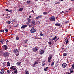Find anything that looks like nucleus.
<instances>
[{"label":"nucleus","mask_w":74,"mask_h":74,"mask_svg":"<svg viewBox=\"0 0 74 74\" xmlns=\"http://www.w3.org/2000/svg\"><path fill=\"white\" fill-rule=\"evenodd\" d=\"M49 19L51 21H55V17L54 16L51 17Z\"/></svg>","instance_id":"1"},{"label":"nucleus","mask_w":74,"mask_h":74,"mask_svg":"<svg viewBox=\"0 0 74 74\" xmlns=\"http://www.w3.org/2000/svg\"><path fill=\"white\" fill-rule=\"evenodd\" d=\"M50 56L48 57V62H49L52 59V55H50Z\"/></svg>","instance_id":"2"},{"label":"nucleus","mask_w":74,"mask_h":74,"mask_svg":"<svg viewBox=\"0 0 74 74\" xmlns=\"http://www.w3.org/2000/svg\"><path fill=\"white\" fill-rule=\"evenodd\" d=\"M36 29H34V27L32 28L30 30V32L31 33H35V32H36Z\"/></svg>","instance_id":"3"},{"label":"nucleus","mask_w":74,"mask_h":74,"mask_svg":"<svg viewBox=\"0 0 74 74\" xmlns=\"http://www.w3.org/2000/svg\"><path fill=\"white\" fill-rule=\"evenodd\" d=\"M0 42H1L2 44H3L5 43V41L3 39H0Z\"/></svg>","instance_id":"4"},{"label":"nucleus","mask_w":74,"mask_h":74,"mask_svg":"<svg viewBox=\"0 0 74 74\" xmlns=\"http://www.w3.org/2000/svg\"><path fill=\"white\" fill-rule=\"evenodd\" d=\"M31 25H36V23H35V20L34 19L31 22Z\"/></svg>","instance_id":"5"},{"label":"nucleus","mask_w":74,"mask_h":74,"mask_svg":"<svg viewBox=\"0 0 74 74\" xmlns=\"http://www.w3.org/2000/svg\"><path fill=\"white\" fill-rule=\"evenodd\" d=\"M25 27H27V25H23L21 27V29H25Z\"/></svg>","instance_id":"6"},{"label":"nucleus","mask_w":74,"mask_h":74,"mask_svg":"<svg viewBox=\"0 0 74 74\" xmlns=\"http://www.w3.org/2000/svg\"><path fill=\"white\" fill-rule=\"evenodd\" d=\"M8 55V52H5L3 54V56L4 57H7Z\"/></svg>","instance_id":"7"},{"label":"nucleus","mask_w":74,"mask_h":74,"mask_svg":"<svg viewBox=\"0 0 74 74\" xmlns=\"http://www.w3.org/2000/svg\"><path fill=\"white\" fill-rule=\"evenodd\" d=\"M33 52H36V51H37V50H38V49H37V47H35L33 49Z\"/></svg>","instance_id":"8"},{"label":"nucleus","mask_w":74,"mask_h":74,"mask_svg":"<svg viewBox=\"0 0 74 74\" xmlns=\"http://www.w3.org/2000/svg\"><path fill=\"white\" fill-rule=\"evenodd\" d=\"M63 68H65L67 66V64L66 63H64L62 65Z\"/></svg>","instance_id":"9"},{"label":"nucleus","mask_w":74,"mask_h":74,"mask_svg":"<svg viewBox=\"0 0 74 74\" xmlns=\"http://www.w3.org/2000/svg\"><path fill=\"white\" fill-rule=\"evenodd\" d=\"M18 50L17 49H14L13 51V52L14 53L16 54L18 53Z\"/></svg>","instance_id":"10"},{"label":"nucleus","mask_w":74,"mask_h":74,"mask_svg":"<svg viewBox=\"0 0 74 74\" xmlns=\"http://www.w3.org/2000/svg\"><path fill=\"white\" fill-rule=\"evenodd\" d=\"M10 69L12 70V71H13L16 70V68H14V66H12L10 68Z\"/></svg>","instance_id":"11"},{"label":"nucleus","mask_w":74,"mask_h":74,"mask_svg":"<svg viewBox=\"0 0 74 74\" xmlns=\"http://www.w3.org/2000/svg\"><path fill=\"white\" fill-rule=\"evenodd\" d=\"M14 73L17 74L18 73V70H16L13 71L12 72V74H14Z\"/></svg>","instance_id":"12"},{"label":"nucleus","mask_w":74,"mask_h":74,"mask_svg":"<svg viewBox=\"0 0 74 74\" xmlns=\"http://www.w3.org/2000/svg\"><path fill=\"white\" fill-rule=\"evenodd\" d=\"M42 16L41 15L39 16L38 17H36V19H40V18H41V17H42Z\"/></svg>","instance_id":"13"},{"label":"nucleus","mask_w":74,"mask_h":74,"mask_svg":"<svg viewBox=\"0 0 74 74\" xmlns=\"http://www.w3.org/2000/svg\"><path fill=\"white\" fill-rule=\"evenodd\" d=\"M57 38V36H55L53 38H52L51 39V40H52V41H53V40H56V39Z\"/></svg>","instance_id":"14"},{"label":"nucleus","mask_w":74,"mask_h":74,"mask_svg":"<svg viewBox=\"0 0 74 74\" xmlns=\"http://www.w3.org/2000/svg\"><path fill=\"white\" fill-rule=\"evenodd\" d=\"M5 50H7V46L6 45H4L3 46Z\"/></svg>","instance_id":"15"},{"label":"nucleus","mask_w":74,"mask_h":74,"mask_svg":"<svg viewBox=\"0 0 74 74\" xmlns=\"http://www.w3.org/2000/svg\"><path fill=\"white\" fill-rule=\"evenodd\" d=\"M25 74H29V73L28 72L27 70L26 69L25 70Z\"/></svg>","instance_id":"16"},{"label":"nucleus","mask_w":74,"mask_h":74,"mask_svg":"<svg viewBox=\"0 0 74 74\" xmlns=\"http://www.w3.org/2000/svg\"><path fill=\"white\" fill-rule=\"evenodd\" d=\"M69 70L70 71V73H73V68L69 69Z\"/></svg>","instance_id":"17"},{"label":"nucleus","mask_w":74,"mask_h":74,"mask_svg":"<svg viewBox=\"0 0 74 74\" xmlns=\"http://www.w3.org/2000/svg\"><path fill=\"white\" fill-rule=\"evenodd\" d=\"M44 51L43 50H41L40 51V54H44Z\"/></svg>","instance_id":"18"},{"label":"nucleus","mask_w":74,"mask_h":74,"mask_svg":"<svg viewBox=\"0 0 74 74\" xmlns=\"http://www.w3.org/2000/svg\"><path fill=\"white\" fill-rule=\"evenodd\" d=\"M55 25L56 26H60V25H61V24L60 23H57L55 24Z\"/></svg>","instance_id":"19"},{"label":"nucleus","mask_w":74,"mask_h":74,"mask_svg":"<svg viewBox=\"0 0 74 74\" xmlns=\"http://www.w3.org/2000/svg\"><path fill=\"white\" fill-rule=\"evenodd\" d=\"M27 20H28L27 22H28L30 23H31V19H30L29 18H28Z\"/></svg>","instance_id":"20"},{"label":"nucleus","mask_w":74,"mask_h":74,"mask_svg":"<svg viewBox=\"0 0 74 74\" xmlns=\"http://www.w3.org/2000/svg\"><path fill=\"white\" fill-rule=\"evenodd\" d=\"M23 8H21L19 9L18 10V11H23Z\"/></svg>","instance_id":"21"},{"label":"nucleus","mask_w":74,"mask_h":74,"mask_svg":"<svg viewBox=\"0 0 74 74\" xmlns=\"http://www.w3.org/2000/svg\"><path fill=\"white\" fill-rule=\"evenodd\" d=\"M68 49H69V47L67 46L66 47V49H65V51H66Z\"/></svg>","instance_id":"22"},{"label":"nucleus","mask_w":74,"mask_h":74,"mask_svg":"<svg viewBox=\"0 0 74 74\" xmlns=\"http://www.w3.org/2000/svg\"><path fill=\"white\" fill-rule=\"evenodd\" d=\"M31 3V1H27L26 2V3L27 4H30Z\"/></svg>","instance_id":"23"},{"label":"nucleus","mask_w":74,"mask_h":74,"mask_svg":"<svg viewBox=\"0 0 74 74\" xmlns=\"http://www.w3.org/2000/svg\"><path fill=\"white\" fill-rule=\"evenodd\" d=\"M42 66H44L45 65V62L44 61H43L42 62Z\"/></svg>","instance_id":"24"},{"label":"nucleus","mask_w":74,"mask_h":74,"mask_svg":"<svg viewBox=\"0 0 74 74\" xmlns=\"http://www.w3.org/2000/svg\"><path fill=\"white\" fill-rule=\"evenodd\" d=\"M48 67H47L45 68L44 69V71H47V70H48Z\"/></svg>","instance_id":"25"},{"label":"nucleus","mask_w":74,"mask_h":74,"mask_svg":"<svg viewBox=\"0 0 74 74\" xmlns=\"http://www.w3.org/2000/svg\"><path fill=\"white\" fill-rule=\"evenodd\" d=\"M16 38L17 40H19V38L18 36H16Z\"/></svg>","instance_id":"26"},{"label":"nucleus","mask_w":74,"mask_h":74,"mask_svg":"<svg viewBox=\"0 0 74 74\" xmlns=\"http://www.w3.org/2000/svg\"><path fill=\"white\" fill-rule=\"evenodd\" d=\"M5 29H4L5 32H8V30L7 28H5Z\"/></svg>","instance_id":"27"},{"label":"nucleus","mask_w":74,"mask_h":74,"mask_svg":"<svg viewBox=\"0 0 74 74\" xmlns=\"http://www.w3.org/2000/svg\"><path fill=\"white\" fill-rule=\"evenodd\" d=\"M7 66H10V63L9 62H7Z\"/></svg>","instance_id":"28"},{"label":"nucleus","mask_w":74,"mask_h":74,"mask_svg":"<svg viewBox=\"0 0 74 74\" xmlns=\"http://www.w3.org/2000/svg\"><path fill=\"white\" fill-rule=\"evenodd\" d=\"M16 64H17V65L18 66L19 65H20V64H21V62H17Z\"/></svg>","instance_id":"29"},{"label":"nucleus","mask_w":74,"mask_h":74,"mask_svg":"<svg viewBox=\"0 0 74 74\" xmlns=\"http://www.w3.org/2000/svg\"><path fill=\"white\" fill-rule=\"evenodd\" d=\"M1 71L2 72H4V71H5V69L2 68V69H1Z\"/></svg>","instance_id":"30"},{"label":"nucleus","mask_w":74,"mask_h":74,"mask_svg":"<svg viewBox=\"0 0 74 74\" xmlns=\"http://www.w3.org/2000/svg\"><path fill=\"white\" fill-rule=\"evenodd\" d=\"M48 44H49V45H51V44H52V41H51L50 42H48Z\"/></svg>","instance_id":"31"},{"label":"nucleus","mask_w":74,"mask_h":74,"mask_svg":"<svg viewBox=\"0 0 74 74\" xmlns=\"http://www.w3.org/2000/svg\"><path fill=\"white\" fill-rule=\"evenodd\" d=\"M7 71L8 74H10V73H11V71H10L8 70Z\"/></svg>","instance_id":"32"},{"label":"nucleus","mask_w":74,"mask_h":74,"mask_svg":"<svg viewBox=\"0 0 74 74\" xmlns=\"http://www.w3.org/2000/svg\"><path fill=\"white\" fill-rule=\"evenodd\" d=\"M40 36H43V34H42V32H41L40 33Z\"/></svg>","instance_id":"33"},{"label":"nucleus","mask_w":74,"mask_h":74,"mask_svg":"<svg viewBox=\"0 0 74 74\" xmlns=\"http://www.w3.org/2000/svg\"><path fill=\"white\" fill-rule=\"evenodd\" d=\"M63 56H67V53H64V54H63Z\"/></svg>","instance_id":"34"},{"label":"nucleus","mask_w":74,"mask_h":74,"mask_svg":"<svg viewBox=\"0 0 74 74\" xmlns=\"http://www.w3.org/2000/svg\"><path fill=\"white\" fill-rule=\"evenodd\" d=\"M47 14V12H43L44 15H46Z\"/></svg>","instance_id":"35"},{"label":"nucleus","mask_w":74,"mask_h":74,"mask_svg":"<svg viewBox=\"0 0 74 74\" xmlns=\"http://www.w3.org/2000/svg\"><path fill=\"white\" fill-rule=\"evenodd\" d=\"M9 11L10 14H12V11L11 10H9Z\"/></svg>","instance_id":"36"},{"label":"nucleus","mask_w":74,"mask_h":74,"mask_svg":"<svg viewBox=\"0 0 74 74\" xmlns=\"http://www.w3.org/2000/svg\"><path fill=\"white\" fill-rule=\"evenodd\" d=\"M30 23H29L28 22H27V23H26V24L27 25V26H29V25H30Z\"/></svg>","instance_id":"37"},{"label":"nucleus","mask_w":74,"mask_h":74,"mask_svg":"<svg viewBox=\"0 0 74 74\" xmlns=\"http://www.w3.org/2000/svg\"><path fill=\"white\" fill-rule=\"evenodd\" d=\"M27 41H28L27 39H26L24 41V42L25 43H27Z\"/></svg>","instance_id":"38"},{"label":"nucleus","mask_w":74,"mask_h":74,"mask_svg":"<svg viewBox=\"0 0 74 74\" xmlns=\"http://www.w3.org/2000/svg\"><path fill=\"white\" fill-rule=\"evenodd\" d=\"M60 2H57L56 3V4H60Z\"/></svg>","instance_id":"39"},{"label":"nucleus","mask_w":74,"mask_h":74,"mask_svg":"<svg viewBox=\"0 0 74 74\" xmlns=\"http://www.w3.org/2000/svg\"><path fill=\"white\" fill-rule=\"evenodd\" d=\"M7 23H8V24H10V23H11V22L10 21H8L7 22Z\"/></svg>","instance_id":"40"},{"label":"nucleus","mask_w":74,"mask_h":74,"mask_svg":"<svg viewBox=\"0 0 74 74\" xmlns=\"http://www.w3.org/2000/svg\"><path fill=\"white\" fill-rule=\"evenodd\" d=\"M54 65V62H53L51 64V66H53Z\"/></svg>","instance_id":"41"},{"label":"nucleus","mask_w":74,"mask_h":74,"mask_svg":"<svg viewBox=\"0 0 74 74\" xmlns=\"http://www.w3.org/2000/svg\"><path fill=\"white\" fill-rule=\"evenodd\" d=\"M35 64H38V62H36V61H35Z\"/></svg>","instance_id":"42"},{"label":"nucleus","mask_w":74,"mask_h":74,"mask_svg":"<svg viewBox=\"0 0 74 74\" xmlns=\"http://www.w3.org/2000/svg\"><path fill=\"white\" fill-rule=\"evenodd\" d=\"M12 22H15V19H13L12 20Z\"/></svg>","instance_id":"43"},{"label":"nucleus","mask_w":74,"mask_h":74,"mask_svg":"<svg viewBox=\"0 0 74 74\" xmlns=\"http://www.w3.org/2000/svg\"><path fill=\"white\" fill-rule=\"evenodd\" d=\"M68 42H69V40H68V39H67L66 42V44H68Z\"/></svg>","instance_id":"44"},{"label":"nucleus","mask_w":74,"mask_h":74,"mask_svg":"<svg viewBox=\"0 0 74 74\" xmlns=\"http://www.w3.org/2000/svg\"><path fill=\"white\" fill-rule=\"evenodd\" d=\"M29 25V27L32 28V27H33L32 25H31L30 24Z\"/></svg>","instance_id":"45"},{"label":"nucleus","mask_w":74,"mask_h":74,"mask_svg":"<svg viewBox=\"0 0 74 74\" xmlns=\"http://www.w3.org/2000/svg\"><path fill=\"white\" fill-rule=\"evenodd\" d=\"M9 42V41H8V40H7L6 42V44H8Z\"/></svg>","instance_id":"46"},{"label":"nucleus","mask_w":74,"mask_h":74,"mask_svg":"<svg viewBox=\"0 0 74 74\" xmlns=\"http://www.w3.org/2000/svg\"><path fill=\"white\" fill-rule=\"evenodd\" d=\"M72 67L74 69V64H73L72 65Z\"/></svg>","instance_id":"47"},{"label":"nucleus","mask_w":74,"mask_h":74,"mask_svg":"<svg viewBox=\"0 0 74 74\" xmlns=\"http://www.w3.org/2000/svg\"><path fill=\"white\" fill-rule=\"evenodd\" d=\"M69 21H68L65 22V23L67 24V23H69Z\"/></svg>","instance_id":"48"},{"label":"nucleus","mask_w":74,"mask_h":74,"mask_svg":"<svg viewBox=\"0 0 74 74\" xmlns=\"http://www.w3.org/2000/svg\"><path fill=\"white\" fill-rule=\"evenodd\" d=\"M1 74H4V72H1Z\"/></svg>","instance_id":"49"},{"label":"nucleus","mask_w":74,"mask_h":74,"mask_svg":"<svg viewBox=\"0 0 74 74\" xmlns=\"http://www.w3.org/2000/svg\"><path fill=\"white\" fill-rule=\"evenodd\" d=\"M5 10L6 11H8V12L9 11V10L8 9H6Z\"/></svg>","instance_id":"50"},{"label":"nucleus","mask_w":74,"mask_h":74,"mask_svg":"<svg viewBox=\"0 0 74 74\" xmlns=\"http://www.w3.org/2000/svg\"><path fill=\"white\" fill-rule=\"evenodd\" d=\"M36 39H39L40 40V38H38V37H36Z\"/></svg>","instance_id":"51"},{"label":"nucleus","mask_w":74,"mask_h":74,"mask_svg":"<svg viewBox=\"0 0 74 74\" xmlns=\"http://www.w3.org/2000/svg\"><path fill=\"white\" fill-rule=\"evenodd\" d=\"M4 32V30L2 29L1 30V32H2V33H3V32Z\"/></svg>","instance_id":"52"},{"label":"nucleus","mask_w":74,"mask_h":74,"mask_svg":"<svg viewBox=\"0 0 74 74\" xmlns=\"http://www.w3.org/2000/svg\"><path fill=\"white\" fill-rule=\"evenodd\" d=\"M64 13V12L63 11L61 12H60V14H62V13Z\"/></svg>","instance_id":"53"},{"label":"nucleus","mask_w":74,"mask_h":74,"mask_svg":"<svg viewBox=\"0 0 74 74\" xmlns=\"http://www.w3.org/2000/svg\"><path fill=\"white\" fill-rule=\"evenodd\" d=\"M59 61L58 60L57 61L56 63H59Z\"/></svg>","instance_id":"54"},{"label":"nucleus","mask_w":74,"mask_h":74,"mask_svg":"<svg viewBox=\"0 0 74 74\" xmlns=\"http://www.w3.org/2000/svg\"><path fill=\"white\" fill-rule=\"evenodd\" d=\"M32 18V16H29V18H29V19H30V18Z\"/></svg>","instance_id":"55"},{"label":"nucleus","mask_w":74,"mask_h":74,"mask_svg":"<svg viewBox=\"0 0 74 74\" xmlns=\"http://www.w3.org/2000/svg\"><path fill=\"white\" fill-rule=\"evenodd\" d=\"M67 38H66V39L65 40H64V41H65V42H66V40H67Z\"/></svg>","instance_id":"56"},{"label":"nucleus","mask_w":74,"mask_h":74,"mask_svg":"<svg viewBox=\"0 0 74 74\" xmlns=\"http://www.w3.org/2000/svg\"><path fill=\"white\" fill-rule=\"evenodd\" d=\"M3 66H5V63H3Z\"/></svg>","instance_id":"57"},{"label":"nucleus","mask_w":74,"mask_h":74,"mask_svg":"<svg viewBox=\"0 0 74 74\" xmlns=\"http://www.w3.org/2000/svg\"><path fill=\"white\" fill-rule=\"evenodd\" d=\"M19 54V53H18L16 55V56H18Z\"/></svg>","instance_id":"58"},{"label":"nucleus","mask_w":74,"mask_h":74,"mask_svg":"<svg viewBox=\"0 0 74 74\" xmlns=\"http://www.w3.org/2000/svg\"><path fill=\"white\" fill-rule=\"evenodd\" d=\"M17 25H16V26H14V27H17Z\"/></svg>","instance_id":"59"},{"label":"nucleus","mask_w":74,"mask_h":74,"mask_svg":"<svg viewBox=\"0 0 74 74\" xmlns=\"http://www.w3.org/2000/svg\"><path fill=\"white\" fill-rule=\"evenodd\" d=\"M59 39V37H58V39H57V40H58Z\"/></svg>","instance_id":"60"},{"label":"nucleus","mask_w":74,"mask_h":74,"mask_svg":"<svg viewBox=\"0 0 74 74\" xmlns=\"http://www.w3.org/2000/svg\"><path fill=\"white\" fill-rule=\"evenodd\" d=\"M16 67L15 66H14V68L16 69Z\"/></svg>","instance_id":"61"},{"label":"nucleus","mask_w":74,"mask_h":74,"mask_svg":"<svg viewBox=\"0 0 74 74\" xmlns=\"http://www.w3.org/2000/svg\"><path fill=\"white\" fill-rule=\"evenodd\" d=\"M71 1H74V0H71Z\"/></svg>","instance_id":"62"},{"label":"nucleus","mask_w":74,"mask_h":74,"mask_svg":"<svg viewBox=\"0 0 74 74\" xmlns=\"http://www.w3.org/2000/svg\"><path fill=\"white\" fill-rule=\"evenodd\" d=\"M33 65H36V64H35V63H34V64H33Z\"/></svg>","instance_id":"63"},{"label":"nucleus","mask_w":74,"mask_h":74,"mask_svg":"<svg viewBox=\"0 0 74 74\" xmlns=\"http://www.w3.org/2000/svg\"><path fill=\"white\" fill-rule=\"evenodd\" d=\"M55 67H57V65H55Z\"/></svg>","instance_id":"64"}]
</instances>
